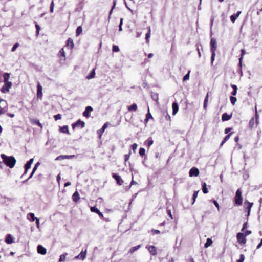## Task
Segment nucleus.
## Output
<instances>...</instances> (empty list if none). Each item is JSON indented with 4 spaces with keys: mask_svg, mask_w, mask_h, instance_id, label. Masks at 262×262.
<instances>
[{
    "mask_svg": "<svg viewBox=\"0 0 262 262\" xmlns=\"http://www.w3.org/2000/svg\"><path fill=\"white\" fill-rule=\"evenodd\" d=\"M1 157L4 163L10 168H13L16 163V159L13 156H8L2 154L1 155Z\"/></svg>",
    "mask_w": 262,
    "mask_h": 262,
    "instance_id": "f257e3e1",
    "label": "nucleus"
},
{
    "mask_svg": "<svg viewBox=\"0 0 262 262\" xmlns=\"http://www.w3.org/2000/svg\"><path fill=\"white\" fill-rule=\"evenodd\" d=\"M242 191L241 189H238L235 192V196L234 197V201L235 205L237 206H240L243 203V196H242Z\"/></svg>",
    "mask_w": 262,
    "mask_h": 262,
    "instance_id": "f03ea898",
    "label": "nucleus"
},
{
    "mask_svg": "<svg viewBox=\"0 0 262 262\" xmlns=\"http://www.w3.org/2000/svg\"><path fill=\"white\" fill-rule=\"evenodd\" d=\"M216 49V41L214 38H212L210 41V51L212 53L211 61L212 64L215 56V51Z\"/></svg>",
    "mask_w": 262,
    "mask_h": 262,
    "instance_id": "7ed1b4c3",
    "label": "nucleus"
},
{
    "mask_svg": "<svg viewBox=\"0 0 262 262\" xmlns=\"http://www.w3.org/2000/svg\"><path fill=\"white\" fill-rule=\"evenodd\" d=\"M4 82V84L2 87L1 89V91L3 93H8L9 92L10 89L12 86V82Z\"/></svg>",
    "mask_w": 262,
    "mask_h": 262,
    "instance_id": "20e7f679",
    "label": "nucleus"
},
{
    "mask_svg": "<svg viewBox=\"0 0 262 262\" xmlns=\"http://www.w3.org/2000/svg\"><path fill=\"white\" fill-rule=\"evenodd\" d=\"M246 237L244 234L241 232L238 233L236 235L237 242L241 245H245L246 244L247 241Z\"/></svg>",
    "mask_w": 262,
    "mask_h": 262,
    "instance_id": "39448f33",
    "label": "nucleus"
},
{
    "mask_svg": "<svg viewBox=\"0 0 262 262\" xmlns=\"http://www.w3.org/2000/svg\"><path fill=\"white\" fill-rule=\"evenodd\" d=\"M253 203L249 202L247 200H246L244 202V209L247 212L248 216L249 215L251 208L253 206Z\"/></svg>",
    "mask_w": 262,
    "mask_h": 262,
    "instance_id": "423d86ee",
    "label": "nucleus"
},
{
    "mask_svg": "<svg viewBox=\"0 0 262 262\" xmlns=\"http://www.w3.org/2000/svg\"><path fill=\"white\" fill-rule=\"evenodd\" d=\"M85 124L84 121L79 119L75 123L72 124V128L73 129H75L76 127H79L82 128L85 126Z\"/></svg>",
    "mask_w": 262,
    "mask_h": 262,
    "instance_id": "0eeeda50",
    "label": "nucleus"
},
{
    "mask_svg": "<svg viewBox=\"0 0 262 262\" xmlns=\"http://www.w3.org/2000/svg\"><path fill=\"white\" fill-rule=\"evenodd\" d=\"M112 177L116 180L117 184L118 185H119L120 186L123 185L124 181L121 179L120 176H119V175H118L116 173H113L112 174Z\"/></svg>",
    "mask_w": 262,
    "mask_h": 262,
    "instance_id": "6e6552de",
    "label": "nucleus"
},
{
    "mask_svg": "<svg viewBox=\"0 0 262 262\" xmlns=\"http://www.w3.org/2000/svg\"><path fill=\"white\" fill-rule=\"evenodd\" d=\"M189 174L190 177H196L199 174V170L196 167H192L190 169Z\"/></svg>",
    "mask_w": 262,
    "mask_h": 262,
    "instance_id": "1a4fd4ad",
    "label": "nucleus"
},
{
    "mask_svg": "<svg viewBox=\"0 0 262 262\" xmlns=\"http://www.w3.org/2000/svg\"><path fill=\"white\" fill-rule=\"evenodd\" d=\"M37 97L40 99H41L42 97V87L39 82L37 84Z\"/></svg>",
    "mask_w": 262,
    "mask_h": 262,
    "instance_id": "9d476101",
    "label": "nucleus"
},
{
    "mask_svg": "<svg viewBox=\"0 0 262 262\" xmlns=\"http://www.w3.org/2000/svg\"><path fill=\"white\" fill-rule=\"evenodd\" d=\"M93 111V108L90 106H86L85 107V109L84 110V111L83 112V115L84 117H86V118H89L90 117V113L92 112Z\"/></svg>",
    "mask_w": 262,
    "mask_h": 262,
    "instance_id": "9b49d317",
    "label": "nucleus"
},
{
    "mask_svg": "<svg viewBox=\"0 0 262 262\" xmlns=\"http://www.w3.org/2000/svg\"><path fill=\"white\" fill-rule=\"evenodd\" d=\"M29 120L31 122V123L33 125H38L41 129L42 128L43 126L42 124L39 122V120L37 119H34V118H29Z\"/></svg>",
    "mask_w": 262,
    "mask_h": 262,
    "instance_id": "f8f14e48",
    "label": "nucleus"
},
{
    "mask_svg": "<svg viewBox=\"0 0 262 262\" xmlns=\"http://www.w3.org/2000/svg\"><path fill=\"white\" fill-rule=\"evenodd\" d=\"M151 255L155 256L157 254V250L155 246L150 245L146 247Z\"/></svg>",
    "mask_w": 262,
    "mask_h": 262,
    "instance_id": "ddd939ff",
    "label": "nucleus"
},
{
    "mask_svg": "<svg viewBox=\"0 0 262 262\" xmlns=\"http://www.w3.org/2000/svg\"><path fill=\"white\" fill-rule=\"evenodd\" d=\"M33 161L34 159L31 158L25 165V174L27 173L28 170L30 168Z\"/></svg>",
    "mask_w": 262,
    "mask_h": 262,
    "instance_id": "4468645a",
    "label": "nucleus"
},
{
    "mask_svg": "<svg viewBox=\"0 0 262 262\" xmlns=\"http://www.w3.org/2000/svg\"><path fill=\"white\" fill-rule=\"evenodd\" d=\"M108 122H106L104 124L103 126H102V127L99 129L98 130H97V133L99 135V138H101L103 132H104L105 129L108 126Z\"/></svg>",
    "mask_w": 262,
    "mask_h": 262,
    "instance_id": "2eb2a0df",
    "label": "nucleus"
},
{
    "mask_svg": "<svg viewBox=\"0 0 262 262\" xmlns=\"http://www.w3.org/2000/svg\"><path fill=\"white\" fill-rule=\"evenodd\" d=\"M37 252L40 254L45 255L46 254L47 251L46 249L44 248L42 245H38L37 247Z\"/></svg>",
    "mask_w": 262,
    "mask_h": 262,
    "instance_id": "dca6fc26",
    "label": "nucleus"
},
{
    "mask_svg": "<svg viewBox=\"0 0 262 262\" xmlns=\"http://www.w3.org/2000/svg\"><path fill=\"white\" fill-rule=\"evenodd\" d=\"M86 249L84 251L82 250V251L77 256L75 257V259L83 260L86 257Z\"/></svg>",
    "mask_w": 262,
    "mask_h": 262,
    "instance_id": "f3484780",
    "label": "nucleus"
},
{
    "mask_svg": "<svg viewBox=\"0 0 262 262\" xmlns=\"http://www.w3.org/2000/svg\"><path fill=\"white\" fill-rule=\"evenodd\" d=\"M2 102L5 103L6 105H7L6 101L4 100L3 99H0V103ZM7 109H8V107L7 106H4V107H2L0 106V115L5 113V112L7 111Z\"/></svg>",
    "mask_w": 262,
    "mask_h": 262,
    "instance_id": "a211bd4d",
    "label": "nucleus"
},
{
    "mask_svg": "<svg viewBox=\"0 0 262 262\" xmlns=\"http://www.w3.org/2000/svg\"><path fill=\"white\" fill-rule=\"evenodd\" d=\"M75 157V155H60L58 156L56 158V160H61L65 159H71Z\"/></svg>",
    "mask_w": 262,
    "mask_h": 262,
    "instance_id": "6ab92c4d",
    "label": "nucleus"
},
{
    "mask_svg": "<svg viewBox=\"0 0 262 262\" xmlns=\"http://www.w3.org/2000/svg\"><path fill=\"white\" fill-rule=\"evenodd\" d=\"M58 56L61 60L64 61L66 60V53L64 49L61 48L58 53Z\"/></svg>",
    "mask_w": 262,
    "mask_h": 262,
    "instance_id": "aec40b11",
    "label": "nucleus"
},
{
    "mask_svg": "<svg viewBox=\"0 0 262 262\" xmlns=\"http://www.w3.org/2000/svg\"><path fill=\"white\" fill-rule=\"evenodd\" d=\"M232 114L230 115L226 113H224L222 116V121H226L230 120L232 117Z\"/></svg>",
    "mask_w": 262,
    "mask_h": 262,
    "instance_id": "412c9836",
    "label": "nucleus"
},
{
    "mask_svg": "<svg viewBox=\"0 0 262 262\" xmlns=\"http://www.w3.org/2000/svg\"><path fill=\"white\" fill-rule=\"evenodd\" d=\"M66 46L69 47L71 49H72L74 46V42L73 40L71 38H69L66 42Z\"/></svg>",
    "mask_w": 262,
    "mask_h": 262,
    "instance_id": "4be33fe9",
    "label": "nucleus"
},
{
    "mask_svg": "<svg viewBox=\"0 0 262 262\" xmlns=\"http://www.w3.org/2000/svg\"><path fill=\"white\" fill-rule=\"evenodd\" d=\"M172 107L173 111L172 114L173 115H175L179 110V106L178 103L177 102L173 103L172 104Z\"/></svg>",
    "mask_w": 262,
    "mask_h": 262,
    "instance_id": "5701e85b",
    "label": "nucleus"
},
{
    "mask_svg": "<svg viewBox=\"0 0 262 262\" xmlns=\"http://www.w3.org/2000/svg\"><path fill=\"white\" fill-rule=\"evenodd\" d=\"M72 200L75 202H77L80 200L79 194L78 191H76L72 195Z\"/></svg>",
    "mask_w": 262,
    "mask_h": 262,
    "instance_id": "b1692460",
    "label": "nucleus"
},
{
    "mask_svg": "<svg viewBox=\"0 0 262 262\" xmlns=\"http://www.w3.org/2000/svg\"><path fill=\"white\" fill-rule=\"evenodd\" d=\"M241 12V11H238L235 14H234L233 15H232L231 16H230V19H231V21L233 23L235 21L236 19H237V18L239 16V15H240Z\"/></svg>",
    "mask_w": 262,
    "mask_h": 262,
    "instance_id": "393cba45",
    "label": "nucleus"
},
{
    "mask_svg": "<svg viewBox=\"0 0 262 262\" xmlns=\"http://www.w3.org/2000/svg\"><path fill=\"white\" fill-rule=\"evenodd\" d=\"M59 131L61 133H66V134H70V133L69 132V129H68V125H64L62 127H61L60 128H59Z\"/></svg>",
    "mask_w": 262,
    "mask_h": 262,
    "instance_id": "a878e982",
    "label": "nucleus"
},
{
    "mask_svg": "<svg viewBox=\"0 0 262 262\" xmlns=\"http://www.w3.org/2000/svg\"><path fill=\"white\" fill-rule=\"evenodd\" d=\"M40 163L39 162H38L37 163H36V164L35 165L34 167L33 168L32 173H31L30 176H29L27 180L30 179L33 176V175L34 174L35 172L36 171V169H37L38 167L40 165Z\"/></svg>",
    "mask_w": 262,
    "mask_h": 262,
    "instance_id": "bb28decb",
    "label": "nucleus"
},
{
    "mask_svg": "<svg viewBox=\"0 0 262 262\" xmlns=\"http://www.w3.org/2000/svg\"><path fill=\"white\" fill-rule=\"evenodd\" d=\"M232 132H231L230 133L228 134L227 136H226L224 139L223 140V141H222L221 144H220V147H222L224 144L227 141L229 140V139L230 138V136H231V135L232 134Z\"/></svg>",
    "mask_w": 262,
    "mask_h": 262,
    "instance_id": "cd10ccee",
    "label": "nucleus"
},
{
    "mask_svg": "<svg viewBox=\"0 0 262 262\" xmlns=\"http://www.w3.org/2000/svg\"><path fill=\"white\" fill-rule=\"evenodd\" d=\"M5 242L8 244L12 243L13 242L12 236L10 234H8L6 237Z\"/></svg>",
    "mask_w": 262,
    "mask_h": 262,
    "instance_id": "c85d7f7f",
    "label": "nucleus"
},
{
    "mask_svg": "<svg viewBox=\"0 0 262 262\" xmlns=\"http://www.w3.org/2000/svg\"><path fill=\"white\" fill-rule=\"evenodd\" d=\"M128 111H136L137 110V105L136 103H133L132 105L127 107Z\"/></svg>",
    "mask_w": 262,
    "mask_h": 262,
    "instance_id": "c756f323",
    "label": "nucleus"
},
{
    "mask_svg": "<svg viewBox=\"0 0 262 262\" xmlns=\"http://www.w3.org/2000/svg\"><path fill=\"white\" fill-rule=\"evenodd\" d=\"M28 219L31 222H33L36 220L37 217H35L34 214L33 213H29L27 214Z\"/></svg>",
    "mask_w": 262,
    "mask_h": 262,
    "instance_id": "7c9ffc66",
    "label": "nucleus"
},
{
    "mask_svg": "<svg viewBox=\"0 0 262 262\" xmlns=\"http://www.w3.org/2000/svg\"><path fill=\"white\" fill-rule=\"evenodd\" d=\"M148 32L146 34L145 36V39L146 40L147 43H149V38L150 36V33H151V29L150 27H148Z\"/></svg>",
    "mask_w": 262,
    "mask_h": 262,
    "instance_id": "2f4dec72",
    "label": "nucleus"
},
{
    "mask_svg": "<svg viewBox=\"0 0 262 262\" xmlns=\"http://www.w3.org/2000/svg\"><path fill=\"white\" fill-rule=\"evenodd\" d=\"M208 97H209V93L208 92L207 93V95H206L205 98L204 105H203V108L205 110H206L207 107L208 102Z\"/></svg>",
    "mask_w": 262,
    "mask_h": 262,
    "instance_id": "473e14b6",
    "label": "nucleus"
},
{
    "mask_svg": "<svg viewBox=\"0 0 262 262\" xmlns=\"http://www.w3.org/2000/svg\"><path fill=\"white\" fill-rule=\"evenodd\" d=\"M231 87L233 88V90L231 93V94L232 96H234L236 95L237 92V87L235 84H231Z\"/></svg>",
    "mask_w": 262,
    "mask_h": 262,
    "instance_id": "72a5a7b5",
    "label": "nucleus"
},
{
    "mask_svg": "<svg viewBox=\"0 0 262 262\" xmlns=\"http://www.w3.org/2000/svg\"><path fill=\"white\" fill-rule=\"evenodd\" d=\"M141 247V245H139L135 247H132L129 250L128 252L130 253H133L136 250H138Z\"/></svg>",
    "mask_w": 262,
    "mask_h": 262,
    "instance_id": "f704fd0d",
    "label": "nucleus"
},
{
    "mask_svg": "<svg viewBox=\"0 0 262 262\" xmlns=\"http://www.w3.org/2000/svg\"><path fill=\"white\" fill-rule=\"evenodd\" d=\"M153 140L151 138H149L147 140H146L144 143L147 145V147L149 148L150 146L153 144Z\"/></svg>",
    "mask_w": 262,
    "mask_h": 262,
    "instance_id": "c9c22d12",
    "label": "nucleus"
},
{
    "mask_svg": "<svg viewBox=\"0 0 262 262\" xmlns=\"http://www.w3.org/2000/svg\"><path fill=\"white\" fill-rule=\"evenodd\" d=\"M95 69H93L91 72L89 74V75H88L87 76H86V79H92L94 77H95Z\"/></svg>",
    "mask_w": 262,
    "mask_h": 262,
    "instance_id": "e433bc0d",
    "label": "nucleus"
},
{
    "mask_svg": "<svg viewBox=\"0 0 262 262\" xmlns=\"http://www.w3.org/2000/svg\"><path fill=\"white\" fill-rule=\"evenodd\" d=\"M4 82H9L8 81L10 78V74L8 73L3 74Z\"/></svg>",
    "mask_w": 262,
    "mask_h": 262,
    "instance_id": "4c0bfd02",
    "label": "nucleus"
},
{
    "mask_svg": "<svg viewBox=\"0 0 262 262\" xmlns=\"http://www.w3.org/2000/svg\"><path fill=\"white\" fill-rule=\"evenodd\" d=\"M82 32V28L81 26H78L76 30V35L79 36Z\"/></svg>",
    "mask_w": 262,
    "mask_h": 262,
    "instance_id": "58836bf2",
    "label": "nucleus"
},
{
    "mask_svg": "<svg viewBox=\"0 0 262 262\" xmlns=\"http://www.w3.org/2000/svg\"><path fill=\"white\" fill-rule=\"evenodd\" d=\"M148 113L146 114V118L145 119V121L146 122H147L149 119H153V117H152L151 113L149 112V108H148Z\"/></svg>",
    "mask_w": 262,
    "mask_h": 262,
    "instance_id": "ea45409f",
    "label": "nucleus"
},
{
    "mask_svg": "<svg viewBox=\"0 0 262 262\" xmlns=\"http://www.w3.org/2000/svg\"><path fill=\"white\" fill-rule=\"evenodd\" d=\"M202 191L205 194H206L208 192V189L207 188V185L205 182L202 184Z\"/></svg>",
    "mask_w": 262,
    "mask_h": 262,
    "instance_id": "a19ab883",
    "label": "nucleus"
},
{
    "mask_svg": "<svg viewBox=\"0 0 262 262\" xmlns=\"http://www.w3.org/2000/svg\"><path fill=\"white\" fill-rule=\"evenodd\" d=\"M199 191L198 190V191H194V193H193V197H192V200H193V201L192 202V204H194L195 200H196V199L198 197V193H199Z\"/></svg>",
    "mask_w": 262,
    "mask_h": 262,
    "instance_id": "79ce46f5",
    "label": "nucleus"
},
{
    "mask_svg": "<svg viewBox=\"0 0 262 262\" xmlns=\"http://www.w3.org/2000/svg\"><path fill=\"white\" fill-rule=\"evenodd\" d=\"M212 243V241L210 238H208L206 243L205 244V247L207 248L210 246Z\"/></svg>",
    "mask_w": 262,
    "mask_h": 262,
    "instance_id": "37998d69",
    "label": "nucleus"
},
{
    "mask_svg": "<svg viewBox=\"0 0 262 262\" xmlns=\"http://www.w3.org/2000/svg\"><path fill=\"white\" fill-rule=\"evenodd\" d=\"M230 100L231 104L233 105H234L235 104L236 102L237 101L236 98L234 96H231L230 97Z\"/></svg>",
    "mask_w": 262,
    "mask_h": 262,
    "instance_id": "c03bdc74",
    "label": "nucleus"
},
{
    "mask_svg": "<svg viewBox=\"0 0 262 262\" xmlns=\"http://www.w3.org/2000/svg\"><path fill=\"white\" fill-rule=\"evenodd\" d=\"M140 156H143L145 155V149L144 148H140L139 151Z\"/></svg>",
    "mask_w": 262,
    "mask_h": 262,
    "instance_id": "a18cd8bd",
    "label": "nucleus"
},
{
    "mask_svg": "<svg viewBox=\"0 0 262 262\" xmlns=\"http://www.w3.org/2000/svg\"><path fill=\"white\" fill-rule=\"evenodd\" d=\"M67 255H68L67 253H64L63 254L61 255L60 256L59 261L61 262V261H64L66 258V256H67Z\"/></svg>",
    "mask_w": 262,
    "mask_h": 262,
    "instance_id": "49530a36",
    "label": "nucleus"
},
{
    "mask_svg": "<svg viewBox=\"0 0 262 262\" xmlns=\"http://www.w3.org/2000/svg\"><path fill=\"white\" fill-rule=\"evenodd\" d=\"M130 155H131V151L129 150L128 154H125L124 155L125 162H127L129 160Z\"/></svg>",
    "mask_w": 262,
    "mask_h": 262,
    "instance_id": "de8ad7c7",
    "label": "nucleus"
},
{
    "mask_svg": "<svg viewBox=\"0 0 262 262\" xmlns=\"http://www.w3.org/2000/svg\"><path fill=\"white\" fill-rule=\"evenodd\" d=\"M91 211L93 212H95L97 214V212H98L100 210L97 208H96L95 206H93V207H91Z\"/></svg>",
    "mask_w": 262,
    "mask_h": 262,
    "instance_id": "09e8293b",
    "label": "nucleus"
},
{
    "mask_svg": "<svg viewBox=\"0 0 262 262\" xmlns=\"http://www.w3.org/2000/svg\"><path fill=\"white\" fill-rule=\"evenodd\" d=\"M112 50L114 52H118L119 51V48L117 46L113 45L112 47Z\"/></svg>",
    "mask_w": 262,
    "mask_h": 262,
    "instance_id": "8fccbe9b",
    "label": "nucleus"
},
{
    "mask_svg": "<svg viewBox=\"0 0 262 262\" xmlns=\"http://www.w3.org/2000/svg\"><path fill=\"white\" fill-rule=\"evenodd\" d=\"M137 147H138V145L136 143H134L132 145L131 148L132 149V150H133L134 153H135L136 150L137 148Z\"/></svg>",
    "mask_w": 262,
    "mask_h": 262,
    "instance_id": "3c124183",
    "label": "nucleus"
},
{
    "mask_svg": "<svg viewBox=\"0 0 262 262\" xmlns=\"http://www.w3.org/2000/svg\"><path fill=\"white\" fill-rule=\"evenodd\" d=\"M35 28L36 29V35L38 36L39 34L40 28L39 25L37 24H35Z\"/></svg>",
    "mask_w": 262,
    "mask_h": 262,
    "instance_id": "603ef678",
    "label": "nucleus"
},
{
    "mask_svg": "<svg viewBox=\"0 0 262 262\" xmlns=\"http://www.w3.org/2000/svg\"><path fill=\"white\" fill-rule=\"evenodd\" d=\"M245 260V256L244 254H242L240 255V258L239 259L237 260L236 262H243Z\"/></svg>",
    "mask_w": 262,
    "mask_h": 262,
    "instance_id": "864d4df0",
    "label": "nucleus"
},
{
    "mask_svg": "<svg viewBox=\"0 0 262 262\" xmlns=\"http://www.w3.org/2000/svg\"><path fill=\"white\" fill-rule=\"evenodd\" d=\"M54 1L52 0L50 5V12L53 13L54 11Z\"/></svg>",
    "mask_w": 262,
    "mask_h": 262,
    "instance_id": "5fc2aeb1",
    "label": "nucleus"
},
{
    "mask_svg": "<svg viewBox=\"0 0 262 262\" xmlns=\"http://www.w3.org/2000/svg\"><path fill=\"white\" fill-rule=\"evenodd\" d=\"M190 72V71H188V72L184 76L183 81H186L189 79Z\"/></svg>",
    "mask_w": 262,
    "mask_h": 262,
    "instance_id": "6e6d98bb",
    "label": "nucleus"
},
{
    "mask_svg": "<svg viewBox=\"0 0 262 262\" xmlns=\"http://www.w3.org/2000/svg\"><path fill=\"white\" fill-rule=\"evenodd\" d=\"M167 213L168 215V216L170 217V219H173V217L172 215L171 211L170 209H169L168 208L167 209Z\"/></svg>",
    "mask_w": 262,
    "mask_h": 262,
    "instance_id": "4d7b16f0",
    "label": "nucleus"
},
{
    "mask_svg": "<svg viewBox=\"0 0 262 262\" xmlns=\"http://www.w3.org/2000/svg\"><path fill=\"white\" fill-rule=\"evenodd\" d=\"M54 118L55 119V120L57 121L61 118V115L60 114H58L57 115H54Z\"/></svg>",
    "mask_w": 262,
    "mask_h": 262,
    "instance_id": "13d9d810",
    "label": "nucleus"
},
{
    "mask_svg": "<svg viewBox=\"0 0 262 262\" xmlns=\"http://www.w3.org/2000/svg\"><path fill=\"white\" fill-rule=\"evenodd\" d=\"M18 46H19L18 43H16L15 44H14L13 47L11 49V51L12 52L15 51L16 50V48L18 47Z\"/></svg>",
    "mask_w": 262,
    "mask_h": 262,
    "instance_id": "bf43d9fd",
    "label": "nucleus"
},
{
    "mask_svg": "<svg viewBox=\"0 0 262 262\" xmlns=\"http://www.w3.org/2000/svg\"><path fill=\"white\" fill-rule=\"evenodd\" d=\"M247 225H248V223H247V222H245V223L243 224V227H242V230H241V231H242V232H244V231L245 230V229L247 228Z\"/></svg>",
    "mask_w": 262,
    "mask_h": 262,
    "instance_id": "052dcab7",
    "label": "nucleus"
},
{
    "mask_svg": "<svg viewBox=\"0 0 262 262\" xmlns=\"http://www.w3.org/2000/svg\"><path fill=\"white\" fill-rule=\"evenodd\" d=\"M251 231L250 230H246L244 233H242L244 234V235L246 237L247 236L251 234Z\"/></svg>",
    "mask_w": 262,
    "mask_h": 262,
    "instance_id": "680f3d73",
    "label": "nucleus"
},
{
    "mask_svg": "<svg viewBox=\"0 0 262 262\" xmlns=\"http://www.w3.org/2000/svg\"><path fill=\"white\" fill-rule=\"evenodd\" d=\"M123 24V18H121L120 23L119 25V31H121L122 30V25Z\"/></svg>",
    "mask_w": 262,
    "mask_h": 262,
    "instance_id": "e2e57ef3",
    "label": "nucleus"
},
{
    "mask_svg": "<svg viewBox=\"0 0 262 262\" xmlns=\"http://www.w3.org/2000/svg\"><path fill=\"white\" fill-rule=\"evenodd\" d=\"M151 231L153 234H158L160 233V231L159 230L152 229Z\"/></svg>",
    "mask_w": 262,
    "mask_h": 262,
    "instance_id": "0e129e2a",
    "label": "nucleus"
},
{
    "mask_svg": "<svg viewBox=\"0 0 262 262\" xmlns=\"http://www.w3.org/2000/svg\"><path fill=\"white\" fill-rule=\"evenodd\" d=\"M212 202L214 204L215 207L217 208L218 210H220V206H219V205L218 203L215 200H214L212 201Z\"/></svg>",
    "mask_w": 262,
    "mask_h": 262,
    "instance_id": "69168bd1",
    "label": "nucleus"
},
{
    "mask_svg": "<svg viewBox=\"0 0 262 262\" xmlns=\"http://www.w3.org/2000/svg\"><path fill=\"white\" fill-rule=\"evenodd\" d=\"M152 98L155 101H157L158 100V96L157 94H154V95H152Z\"/></svg>",
    "mask_w": 262,
    "mask_h": 262,
    "instance_id": "338daca9",
    "label": "nucleus"
},
{
    "mask_svg": "<svg viewBox=\"0 0 262 262\" xmlns=\"http://www.w3.org/2000/svg\"><path fill=\"white\" fill-rule=\"evenodd\" d=\"M165 118V119L166 120H167V121H168L169 122L171 121L170 116V115L168 113L166 115Z\"/></svg>",
    "mask_w": 262,
    "mask_h": 262,
    "instance_id": "774afa93",
    "label": "nucleus"
}]
</instances>
